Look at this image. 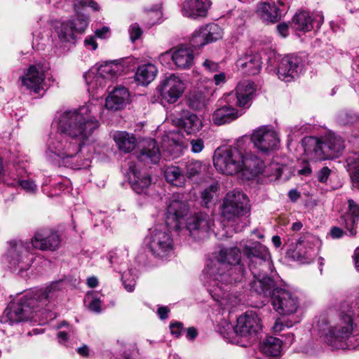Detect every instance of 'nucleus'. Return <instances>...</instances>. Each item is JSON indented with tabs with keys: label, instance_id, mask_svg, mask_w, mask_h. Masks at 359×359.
I'll return each instance as SVG.
<instances>
[{
	"label": "nucleus",
	"instance_id": "obj_50",
	"mask_svg": "<svg viewBox=\"0 0 359 359\" xmlns=\"http://www.w3.org/2000/svg\"><path fill=\"white\" fill-rule=\"evenodd\" d=\"M73 24V31L82 33L85 31L88 25V18L85 16H78L74 20H70Z\"/></svg>",
	"mask_w": 359,
	"mask_h": 359
},
{
	"label": "nucleus",
	"instance_id": "obj_31",
	"mask_svg": "<svg viewBox=\"0 0 359 359\" xmlns=\"http://www.w3.org/2000/svg\"><path fill=\"white\" fill-rule=\"evenodd\" d=\"M283 341L274 337H266L260 346V350L269 358H278L281 355Z\"/></svg>",
	"mask_w": 359,
	"mask_h": 359
},
{
	"label": "nucleus",
	"instance_id": "obj_27",
	"mask_svg": "<svg viewBox=\"0 0 359 359\" xmlns=\"http://www.w3.org/2000/svg\"><path fill=\"white\" fill-rule=\"evenodd\" d=\"M348 210L340 219V223L344 226L351 236L356 234L355 228L359 221V205L352 199L348 200Z\"/></svg>",
	"mask_w": 359,
	"mask_h": 359
},
{
	"label": "nucleus",
	"instance_id": "obj_26",
	"mask_svg": "<svg viewBox=\"0 0 359 359\" xmlns=\"http://www.w3.org/2000/svg\"><path fill=\"white\" fill-rule=\"evenodd\" d=\"M255 90L254 83L249 81L241 82L236 86L234 93L230 94L229 101L235 98L236 104L241 107L248 106Z\"/></svg>",
	"mask_w": 359,
	"mask_h": 359
},
{
	"label": "nucleus",
	"instance_id": "obj_32",
	"mask_svg": "<svg viewBox=\"0 0 359 359\" xmlns=\"http://www.w3.org/2000/svg\"><path fill=\"white\" fill-rule=\"evenodd\" d=\"M310 238H299L293 252V257L302 262H308L312 259L313 249L311 246Z\"/></svg>",
	"mask_w": 359,
	"mask_h": 359
},
{
	"label": "nucleus",
	"instance_id": "obj_56",
	"mask_svg": "<svg viewBox=\"0 0 359 359\" xmlns=\"http://www.w3.org/2000/svg\"><path fill=\"white\" fill-rule=\"evenodd\" d=\"M331 170L328 167H323L317 173V179L320 182L325 183L327 182L330 175Z\"/></svg>",
	"mask_w": 359,
	"mask_h": 359
},
{
	"label": "nucleus",
	"instance_id": "obj_37",
	"mask_svg": "<svg viewBox=\"0 0 359 359\" xmlns=\"http://www.w3.org/2000/svg\"><path fill=\"white\" fill-rule=\"evenodd\" d=\"M346 167L351 173L355 186L359 189V152L350 153L346 159Z\"/></svg>",
	"mask_w": 359,
	"mask_h": 359
},
{
	"label": "nucleus",
	"instance_id": "obj_45",
	"mask_svg": "<svg viewBox=\"0 0 359 359\" xmlns=\"http://www.w3.org/2000/svg\"><path fill=\"white\" fill-rule=\"evenodd\" d=\"M208 43V42L201 27L193 33L190 39V45L194 48H200Z\"/></svg>",
	"mask_w": 359,
	"mask_h": 359
},
{
	"label": "nucleus",
	"instance_id": "obj_14",
	"mask_svg": "<svg viewBox=\"0 0 359 359\" xmlns=\"http://www.w3.org/2000/svg\"><path fill=\"white\" fill-rule=\"evenodd\" d=\"M214 226L212 216L205 212L191 215L187 220L186 227L190 236L196 240L206 238Z\"/></svg>",
	"mask_w": 359,
	"mask_h": 359
},
{
	"label": "nucleus",
	"instance_id": "obj_64",
	"mask_svg": "<svg viewBox=\"0 0 359 359\" xmlns=\"http://www.w3.org/2000/svg\"><path fill=\"white\" fill-rule=\"evenodd\" d=\"M299 129L297 126L290 128V132L287 135L288 144H290L294 139H296L299 136Z\"/></svg>",
	"mask_w": 359,
	"mask_h": 359
},
{
	"label": "nucleus",
	"instance_id": "obj_47",
	"mask_svg": "<svg viewBox=\"0 0 359 359\" xmlns=\"http://www.w3.org/2000/svg\"><path fill=\"white\" fill-rule=\"evenodd\" d=\"M163 147H165L163 151L168 153L172 158H177L182 152V146L178 142L172 141L168 146L164 145Z\"/></svg>",
	"mask_w": 359,
	"mask_h": 359
},
{
	"label": "nucleus",
	"instance_id": "obj_39",
	"mask_svg": "<svg viewBox=\"0 0 359 359\" xmlns=\"http://www.w3.org/2000/svg\"><path fill=\"white\" fill-rule=\"evenodd\" d=\"M292 27L298 31H310L313 25L309 13L305 11L296 13L292 19Z\"/></svg>",
	"mask_w": 359,
	"mask_h": 359
},
{
	"label": "nucleus",
	"instance_id": "obj_46",
	"mask_svg": "<svg viewBox=\"0 0 359 359\" xmlns=\"http://www.w3.org/2000/svg\"><path fill=\"white\" fill-rule=\"evenodd\" d=\"M207 104V99L201 93L193 95L189 100V105L195 110L203 108Z\"/></svg>",
	"mask_w": 359,
	"mask_h": 359
},
{
	"label": "nucleus",
	"instance_id": "obj_52",
	"mask_svg": "<svg viewBox=\"0 0 359 359\" xmlns=\"http://www.w3.org/2000/svg\"><path fill=\"white\" fill-rule=\"evenodd\" d=\"M128 32L130 35V39L133 42L140 39L142 34V29L140 28V25L137 23H133L130 26L128 29Z\"/></svg>",
	"mask_w": 359,
	"mask_h": 359
},
{
	"label": "nucleus",
	"instance_id": "obj_8",
	"mask_svg": "<svg viewBox=\"0 0 359 359\" xmlns=\"http://www.w3.org/2000/svg\"><path fill=\"white\" fill-rule=\"evenodd\" d=\"M146 241L148 248L156 258L164 259L173 254V239L165 226L158 225L150 229Z\"/></svg>",
	"mask_w": 359,
	"mask_h": 359
},
{
	"label": "nucleus",
	"instance_id": "obj_6",
	"mask_svg": "<svg viewBox=\"0 0 359 359\" xmlns=\"http://www.w3.org/2000/svg\"><path fill=\"white\" fill-rule=\"evenodd\" d=\"M62 281L51 283L45 289L27 292L18 301L11 303L5 311L11 323H20L33 318L37 308L46 305L62 288Z\"/></svg>",
	"mask_w": 359,
	"mask_h": 359
},
{
	"label": "nucleus",
	"instance_id": "obj_29",
	"mask_svg": "<svg viewBox=\"0 0 359 359\" xmlns=\"http://www.w3.org/2000/svg\"><path fill=\"white\" fill-rule=\"evenodd\" d=\"M236 65L246 74H257L262 67L261 56L258 53L245 55L237 60Z\"/></svg>",
	"mask_w": 359,
	"mask_h": 359
},
{
	"label": "nucleus",
	"instance_id": "obj_3",
	"mask_svg": "<svg viewBox=\"0 0 359 359\" xmlns=\"http://www.w3.org/2000/svg\"><path fill=\"white\" fill-rule=\"evenodd\" d=\"M356 315L349 306L337 303L318 317L315 329L319 337L336 349L359 348V332L355 334Z\"/></svg>",
	"mask_w": 359,
	"mask_h": 359
},
{
	"label": "nucleus",
	"instance_id": "obj_30",
	"mask_svg": "<svg viewBox=\"0 0 359 359\" xmlns=\"http://www.w3.org/2000/svg\"><path fill=\"white\" fill-rule=\"evenodd\" d=\"M240 116L241 114L236 109L226 104L217 109L212 114V119L215 124L221 126L231 122Z\"/></svg>",
	"mask_w": 359,
	"mask_h": 359
},
{
	"label": "nucleus",
	"instance_id": "obj_18",
	"mask_svg": "<svg viewBox=\"0 0 359 359\" xmlns=\"http://www.w3.org/2000/svg\"><path fill=\"white\" fill-rule=\"evenodd\" d=\"M184 85L180 77L171 74L162 83V96L168 103H175L182 96Z\"/></svg>",
	"mask_w": 359,
	"mask_h": 359
},
{
	"label": "nucleus",
	"instance_id": "obj_7",
	"mask_svg": "<svg viewBox=\"0 0 359 359\" xmlns=\"http://www.w3.org/2000/svg\"><path fill=\"white\" fill-rule=\"evenodd\" d=\"M244 146L245 142L239 140L233 145L218 147L212 157L215 168L227 175L241 172Z\"/></svg>",
	"mask_w": 359,
	"mask_h": 359
},
{
	"label": "nucleus",
	"instance_id": "obj_25",
	"mask_svg": "<svg viewBox=\"0 0 359 359\" xmlns=\"http://www.w3.org/2000/svg\"><path fill=\"white\" fill-rule=\"evenodd\" d=\"M130 94L125 87L114 88L105 100V107L111 111H118L123 109L129 102Z\"/></svg>",
	"mask_w": 359,
	"mask_h": 359
},
{
	"label": "nucleus",
	"instance_id": "obj_33",
	"mask_svg": "<svg viewBox=\"0 0 359 359\" xmlns=\"http://www.w3.org/2000/svg\"><path fill=\"white\" fill-rule=\"evenodd\" d=\"M114 140L119 150L125 153L132 151L136 146V139L135 136L125 131L116 132L114 134Z\"/></svg>",
	"mask_w": 359,
	"mask_h": 359
},
{
	"label": "nucleus",
	"instance_id": "obj_19",
	"mask_svg": "<svg viewBox=\"0 0 359 359\" xmlns=\"http://www.w3.org/2000/svg\"><path fill=\"white\" fill-rule=\"evenodd\" d=\"M242 164L241 172L248 180L265 172L264 161L251 151H246L245 146Z\"/></svg>",
	"mask_w": 359,
	"mask_h": 359
},
{
	"label": "nucleus",
	"instance_id": "obj_40",
	"mask_svg": "<svg viewBox=\"0 0 359 359\" xmlns=\"http://www.w3.org/2000/svg\"><path fill=\"white\" fill-rule=\"evenodd\" d=\"M182 126L189 134L195 133L202 128V122L201 119L195 114H188L182 120Z\"/></svg>",
	"mask_w": 359,
	"mask_h": 359
},
{
	"label": "nucleus",
	"instance_id": "obj_15",
	"mask_svg": "<svg viewBox=\"0 0 359 359\" xmlns=\"http://www.w3.org/2000/svg\"><path fill=\"white\" fill-rule=\"evenodd\" d=\"M262 328L261 318L255 311H246L237 319L236 332L241 337L250 339L255 337Z\"/></svg>",
	"mask_w": 359,
	"mask_h": 359
},
{
	"label": "nucleus",
	"instance_id": "obj_9",
	"mask_svg": "<svg viewBox=\"0 0 359 359\" xmlns=\"http://www.w3.org/2000/svg\"><path fill=\"white\" fill-rule=\"evenodd\" d=\"M123 71V67L113 62H106L99 67H93L83 76L91 93H97L106 86L107 81L117 76Z\"/></svg>",
	"mask_w": 359,
	"mask_h": 359
},
{
	"label": "nucleus",
	"instance_id": "obj_16",
	"mask_svg": "<svg viewBox=\"0 0 359 359\" xmlns=\"http://www.w3.org/2000/svg\"><path fill=\"white\" fill-rule=\"evenodd\" d=\"M302 59L297 55H287L282 58L278 67V78L290 82L298 76L302 70Z\"/></svg>",
	"mask_w": 359,
	"mask_h": 359
},
{
	"label": "nucleus",
	"instance_id": "obj_23",
	"mask_svg": "<svg viewBox=\"0 0 359 359\" xmlns=\"http://www.w3.org/2000/svg\"><path fill=\"white\" fill-rule=\"evenodd\" d=\"M128 171L133 189L137 194H145L151 183L150 176L142 172L134 162L128 163Z\"/></svg>",
	"mask_w": 359,
	"mask_h": 359
},
{
	"label": "nucleus",
	"instance_id": "obj_43",
	"mask_svg": "<svg viewBox=\"0 0 359 359\" xmlns=\"http://www.w3.org/2000/svg\"><path fill=\"white\" fill-rule=\"evenodd\" d=\"M359 120V115L351 110L341 111L337 115V121L341 125H353Z\"/></svg>",
	"mask_w": 359,
	"mask_h": 359
},
{
	"label": "nucleus",
	"instance_id": "obj_35",
	"mask_svg": "<svg viewBox=\"0 0 359 359\" xmlns=\"http://www.w3.org/2000/svg\"><path fill=\"white\" fill-rule=\"evenodd\" d=\"M257 12L264 20L271 22H278L281 16L280 8L267 2L261 3L257 6Z\"/></svg>",
	"mask_w": 359,
	"mask_h": 359
},
{
	"label": "nucleus",
	"instance_id": "obj_22",
	"mask_svg": "<svg viewBox=\"0 0 359 359\" xmlns=\"http://www.w3.org/2000/svg\"><path fill=\"white\" fill-rule=\"evenodd\" d=\"M136 153L137 159L145 164L156 163L161 158L159 147L154 139L143 140Z\"/></svg>",
	"mask_w": 359,
	"mask_h": 359
},
{
	"label": "nucleus",
	"instance_id": "obj_34",
	"mask_svg": "<svg viewBox=\"0 0 359 359\" xmlns=\"http://www.w3.org/2000/svg\"><path fill=\"white\" fill-rule=\"evenodd\" d=\"M157 68L152 64H146L140 66L135 73L136 81L142 86L148 85L156 77Z\"/></svg>",
	"mask_w": 359,
	"mask_h": 359
},
{
	"label": "nucleus",
	"instance_id": "obj_55",
	"mask_svg": "<svg viewBox=\"0 0 359 359\" xmlns=\"http://www.w3.org/2000/svg\"><path fill=\"white\" fill-rule=\"evenodd\" d=\"M20 186L26 191L33 193L36 190V185L33 181L25 180L19 181Z\"/></svg>",
	"mask_w": 359,
	"mask_h": 359
},
{
	"label": "nucleus",
	"instance_id": "obj_10",
	"mask_svg": "<svg viewBox=\"0 0 359 359\" xmlns=\"http://www.w3.org/2000/svg\"><path fill=\"white\" fill-rule=\"evenodd\" d=\"M250 212L249 200L239 191L228 192L223 199L222 215L226 220H234Z\"/></svg>",
	"mask_w": 359,
	"mask_h": 359
},
{
	"label": "nucleus",
	"instance_id": "obj_38",
	"mask_svg": "<svg viewBox=\"0 0 359 359\" xmlns=\"http://www.w3.org/2000/svg\"><path fill=\"white\" fill-rule=\"evenodd\" d=\"M164 176L168 182L175 186L182 187L185 184V176L177 166L168 167L164 172Z\"/></svg>",
	"mask_w": 359,
	"mask_h": 359
},
{
	"label": "nucleus",
	"instance_id": "obj_53",
	"mask_svg": "<svg viewBox=\"0 0 359 359\" xmlns=\"http://www.w3.org/2000/svg\"><path fill=\"white\" fill-rule=\"evenodd\" d=\"M74 6L76 9H79L80 7L88 6L93 8V10L98 9V4L93 0H72Z\"/></svg>",
	"mask_w": 359,
	"mask_h": 359
},
{
	"label": "nucleus",
	"instance_id": "obj_41",
	"mask_svg": "<svg viewBox=\"0 0 359 359\" xmlns=\"http://www.w3.org/2000/svg\"><path fill=\"white\" fill-rule=\"evenodd\" d=\"M208 43L222 39V29L217 24L212 23L201 27Z\"/></svg>",
	"mask_w": 359,
	"mask_h": 359
},
{
	"label": "nucleus",
	"instance_id": "obj_57",
	"mask_svg": "<svg viewBox=\"0 0 359 359\" xmlns=\"http://www.w3.org/2000/svg\"><path fill=\"white\" fill-rule=\"evenodd\" d=\"M183 328H184L183 324L180 322H175L174 323H171L170 325L171 334L177 338L181 336V333H182Z\"/></svg>",
	"mask_w": 359,
	"mask_h": 359
},
{
	"label": "nucleus",
	"instance_id": "obj_20",
	"mask_svg": "<svg viewBox=\"0 0 359 359\" xmlns=\"http://www.w3.org/2000/svg\"><path fill=\"white\" fill-rule=\"evenodd\" d=\"M211 5L210 0H184L181 6V13L183 16L192 19L205 18Z\"/></svg>",
	"mask_w": 359,
	"mask_h": 359
},
{
	"label": "nucleus",
	"instance_id": "obj_11",
	"mask_svg": "<svg viewBox=\"0 0 359 359\" xmlns=\"http://www.w3.org/2000/svg\"><path fill=\"white\" fill-rule=\"evenodd\" d=\"M250 140L259 152L266 155L278 149L280 147V138L269 126H262L255 129Z\"/></svg>",
	"mask_w": 359,
	"mask_h": 359
},
{
	"label": "nucleus",
	"instance_id": "obj_60",
	"mask_svg": "<svg viewBox=\"0 0 359 359\" xmlns=\"http://www.w3.org/2000/svg\"><path fill=\"white\" fill-rule=\"evenodd\" d=\"M278 34L283 36L286 37L288 35V25L285 22L280 23L276 26Z\"/></svg>",
	"mask_w": 359,
	"mask_h": 359
},
{
	"label": "nucleus",
	"instance_id": "obj_59",
	"mask_svg": "<svg viewBox=\"0 0 359 359\" xmlns=\"http://www.w3.org/2000/svg\"><path fill=\"white\" fill-rule=\"evenodd\" d=\"M128 253L124 251L116 252L114 255H110L109 262L111 265L114 264H121L122 262L119 261V258L121 256H127Z\"/></svg>",
	"mask_w": 359,
	"mask_h": 359
},
{
	"label": "nucleus",
	"instance_id": "obj_61",
	"mask_svg": "<svg viewBox=\"0 0 359 359\" xmlns=\"http://www.w3.org/2000/svg\"><path fill=\"white\" fill-rule=\"evenodd\" d=\"M95 36L100 39H105L109 36L110 30L107 27H103L102 29L95 31Z\"/></svg>",
	"mask_w": 359,
	"mask_h": 359
},
{
	"label": "nucleus",
	"instance_id": "obj_28",
	"mask_svg": "<svg viewBox=\"0 0 359 359\" xmlns=\"http://www.w3.org/2000/svg\"><path fill=\"white\" fill-rule=\"evenodd\" d=\"M323 142L325 159L339 157L345 147L343 139L335 134H329Z\"/></svg>",
	"mask_w": 359,
	"mask_h": 359
},
{
	"label": "nucleus",
	"instance_id": "obj_44",
	"mask_svg": "<svg viewBox=\"0 0 359 359\" xmlns=\"http://www.w3.org/2000/svg\"><path fill=\"white\" fill-rule=\"evenodd\" d=\"M218 190L217 184H212L201 193V199L203 204L208 207V204L213 200Z\"/></svg>",
	"mask_w": 359,
	"mask_h": 359
},
{
	"label": "nucleus",
	"instance_id": "obj_36",
	"mask_svg": "<svg viewBox=\"0 0 359 359\" xmlns=\"http://www.w3.org/2000/svg\"><path fill=\"white\" fill-rule=\"evenodd\" d=\"M54 27L61 42H71L74 39L73 24L70 20L56 22Z\"/></svg>",
	"mask_w": 359,
	"mask_h": 359
},
{
	"label": "nucleus",
	"instance_id": "obj_2",
	"mask_svg": "<svg viewBox=\"0 0 359 359\" xmlns=\"http://www.w3.org/2000/svg\"><path fill=\"white\" fill-rule=\"evenodd\" d=\"M241 258V250L237 247L223 248L215 260L208 262L203 271V279L210 287L208 289L210 295L223 309L238 303V298L226 293L224 287L229 283L241 281L243 267L240 264Z\"/></svg>",
	"mask_w": 359,
	"mask_h": 359
},
{
	"label": "nucleus",
	"instance_id": "obj_13",
	"mask_svg": "<svg viewBox=\"0 0 359 359\" xmlns=\"http://www.w3.org/2000/svg\"><path fill=\"white\" fill-rule=\"evenodd\" d=\"M49 69V64L45 62L31 65L25 75L21 76L23 86L35 93L44 90L46 87L45 78L48 75Z\"/></svg>",
	"mask_w": 359,
	"mask_h": 359
},
{
	"label": "nucleus",
	"instance_id": "obj_12",
	"mask_svg": "<svg viewBox=\"0 0 359 359\" xmlns=\"http://www.w3.org/2000/svg\"><path fill=\"white\" fill-rule=\"evenodd\" d=\"M260 295L265 297L271 296L274 309L281 315L294 313L299 306V301L296 295L285 289L275 287L274 282L273 286L271 288L270 294H261Z\"/></svg>",
	"mask_w": 359,
	"mask_h": 359
},
{
	"label": "nucleus",
	"instance_id": "obj_17",
	"mask_svg": "<svg viewBox=\"0 0 359 359\" xmlns=\"http://www.w3.org/2000/svg\"><path fill=\"white\" fill-rule=\"evenodd\" d=\"M189 211V205L180 198L179 194L174 195L170 199L165 214V221L168 225L175 223L174 227L178 228V222L182 219Z\"/></svg>",
	"mask_w": 359,
	"mask_h": 359
},
{
	"label": "nucleus",
	"instance_id": "obj_54",
	"mask_svg": "<svg viewBox=\"0 0 359 359\" xmlns=\"http://www.w3.org/2000/svg\"><path fill=\"white\" fill-rule=\"evenodd\" d=\"M190 146L193 153H200L204 149V142L202 139H192L190 140Z\"/></svg>",
	"mask_w": 359,
	"mask_h": 359
},
{
	"label": "nucleus",
	"instance_id": "obj_63",
	"mask_svg": "<svg viewBox=\"0 0 359 359\" xmlns=\"http://www.w3.org/2000/svg\"><path fill=\"white\" fill-rule=\"evenodd\" d=\"M84 43L86 47L90 48L93 50H95L97 48V44L95 41V39L94 36H92L86 37L84 41Z\"/></svg>",
	"mask_w": 359,
	"mask_h": 359
},
{
	"label": "nucleus",
	"instance_id": "obj_58",
	"mask_svg": "<svg viewBox=\"0 0 359 359\" xmlns=\"http://www.w3.org/2000/svg\"><path fill=\"white\" fill-rule=\"evenodd\" d=\"M203 66L210 72H217L219 70V64L210 60H205Z\"/></svg>",
	"mask_w": 359,
	"mask_h": 359
},
{
	"label": "nucleus",
	"instance_id": "obj_42",
	"mask_svg": "<svg viewBox=\"0 0 359 359\" xmlns=\"http://www.w3.org/2000/svg\"><path fill=\"white\" fill-rule=\"evenodd\" d=\"M219 332L224 339H226L229 342L234 343L235 337L239 336L236 332V327H233L230 323L223 322L219 327Z\"/></svg>",
	"mask_w": 359,
	"mask_h": 359
},
{
	"label": "nucleus",
	"instance_id": "obj_51",
	"mask_svg": "<svg viewBox=\"0 0 359 359\" xmlns=\"http://www.w3.org/2000/svg\"><path fill=\"white\" fill-rule=\"evenodd\" d=\"M130 273V271L128 273H125L122 275L121 279L123 280V284L124 285L125 289L131 292L134 290L135 286L136 284V280L135 277H133L131 279L128 278V276Z\"/></svg>",
	"mask_w": 359,
	"mask_h": 359
},
{
	"label": "nucleus",
	"instance_id": "obj_49",
	"mask_svg": "<svg viewBox=\"0 0 359 359\" xmlns=\"http://www.w3.org/2000/svg\"><path fill=\"white\" fill-rule=\"evenodd\" d=\"M86 300H89L88 309L94 313H100L102 311V302L97 297H93V293H88L86 297Z\"/></svg>",
	"mask_w": 359,
	"mask_h": 359
},
{
	"label": "nucleus",
	"instance_id": "obj_4",
	"mask_svg": "<svg viewBox=\"0 0 359 359\" xmlns=\"http://www.w3.org/2000/svg\"><path fill=\"white\" fill-rule=\"evenodd\" d=\"M240 247L249 260V268L253 275L250 290L257 294H270L273 280L268 276L269 272H272L273 267L269 249L259 242L252 241H242Z\"/></svg>",
	"mask_w": 359,
	"mask_h": 359
},
{
	"label": "nucleus",
	"instance_id": "obj_1",
	"mask_svg": "<svg viewBox=\"0 0 359 359\" xmlns=\"http://www.w3.org/2000/svg\"><path fill=\"white\" fill-rule=\"evenodd\" d=\"M91 103L62 113L58 120V133L47 141L46 157L53 163L74 170L90 167V157L81 156V142L88 140L100 123Z\"/></svg>",
	"mask_w": 359,
	"mask_h": 359
},
{
	"label": "nucleus",
	"instance_id": "obj_21",
	"mask_svg": "<svg viewBox=\"0 0 359 359\" xmlns=\"http://www.w3.org/2000/svg\"><path fill=\"white\" fill-rule=\"evenodd\" d=\"M171 57L176 67L181 69L190 68L194 63L193 50L184 45H181L161 55V57Z\"/></svg>",
	"mask_w": 359,
	"mask_h": 359
},
{
	"label": "nucleus",
	"instance_id": "obj_5",
	"mask_svg": "<svg viewBox=\"0 0 359 359\" xmlns=\"http://www.w3.org/2000/svg\"><path fill=\"white\" fill-rule=\"evenodd\" d=\"M7 258L13 265H18L20 269L30 266L32 258L29 255L34 249L43 251H55L61 244L60 235L51 229H43L36 231L30 242L22 241H11Z\"/></svg>",
	"mask_w": 359,
	"mask_h": 359
},
{
	"label": "nucleus",
	"instance_id": "obj_24",
	"mask_svg": "<svg viewBox=\"0 0 359 359\" xmlns=\"http://www.w3.org/2000/svg\"><path fill=\"white\" fill-rule=\"evenodd\" d=\"M304 154L310 161H318L325 160L323 142L314 137H306L302 140Z\"/></svg>",
	"mask_w": 359,
	"mask_h": 359
},
{
	"label": "nucleus",
	"instance_id": "obj_62",
	"mask_svg": "<svg viewBox=\"0 0 359 359\" xmlns=\"http://www.w3.org/2000/svg\"><path fill=\"white\" fill-rule=\"evenodd\" d=\"M213 81L216 86L224 84L226 81L225 73L215 74L213 76Z\"/></svg>",
	"mask_w": 359,
	"mask_h": 359
},
{
	"label": "nucleus",
	"instance_id": "obj_48",
	"mask_svg": "<svg viewBox=\"0 0 359 359\" xmlns=\"http://www.w3.org/2000/svg\"><path fill=\"white\" fill-rule=\"evenodd\" d=\"M203 165L199 161H191L187 165V175L192 178L198 175L202 171Z\"/></svg>",
	"mask_w": 359,
	"mask_h": 359
}]
</instances>
